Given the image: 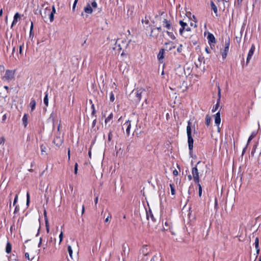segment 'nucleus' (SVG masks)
<instances>
[{
    "label": "nucleus",
    "mask_w": 261,
    "mask_h": 261,
    "mask_svg": "<svg viewBox=\"0 0 261 261\" xmlns=\"http://www.w3.org/2000/svg\"><path fill=\"white\" fill-rule=\"evenodd\" d=\"M200 165V162H198L195 167H193L192 170V174L193 178L194 181L196 183H199L200 181L199 176H202V173L204 171V169H205V166L203 164L202 167L200 168V172L198 171V166Z\"/></svg>",
    "instance_id": "f257e3e1"
},
{
    "label": "nucleus",
    "mask_w": 261,
    "mask_h": 261,
    "mask_svg": "<svg viewBox=\"0 0 261 261\" xmlns=\"http://www.w3.org/2000/svg\"><path fill=\"white\" fill-rule=\"evenodd\" d=\"M145 94H146L145 90L143 88H140L133 90L130 96L134 102H138L141 100L142 96Z\"/></svg>",
    "instance_id": "f03ea898"
},
{
    "label": "nucleus",
    "mask_w": 261,
    "mask_h": 261,
    "mask_svg": "<svg viewBox=\"0 0 261 261\" xmlns=\"http://www.w3.org/2000/svg\"><path fill=\"white\" fill-rule=\"evenodd\" d=\"M40 14L42 17L45 19L49 17L50 21L52 22L54 20V16L53 13H51V9L50 7H46L45 8H42L40 10ZM45 21V20H44Z\"/></svg>",
    "instance_id": "7ed1b4c3"
},
{
    "label": "nucleus",
    "mask_w": 261,
    "mask_h": 261,
    "mask_svg": "<svg viewBox=\"0 0 261 261\" xmlns=\"http://www.w3.org/2000/svg\"><path fill=\"white\" fill-rule=\"evenodd\" d=\"M191 122L188 121V126H187V134L188 136V142L189 148L190 151H192L193 148V139L191 135Z\"/></svg>",
    "instance_id": "20e7f679"
},
{
    "label": "nucleus",
    "mask_w": 261,
    "mask_h": 261,
    "mask_svg": "<svg viewBox=\"0 0 261 261\" xmlns=\"http://www.w3.org/2000/svg\"><path fill=\"white\" fill-rule=\"evenodd\" d=\"M92 7L94 8H96L97 7V4L95 0H94L92 2L91 6L90 5V4L88 3L86 5V6L84 8V12L86 13V14H85L86 18L88 17V14H90L92 13L93 9L92 8Z\"/></svg>",
    "instance_id": "39448f33"
},
{
    "label": "nucleus",
    "mask_w": 261,
    "mask_h": 261,
    "mask_svg": "<svg viewBox=\"0 0 261 261\" xmlns=\"http://www.w3.org/2000/svg\"><path fill=\"white\" fill-rule=\"evenodd\" d=\"M115 46L114 47V49H117L118 50H120L122 49L123 47H126L128 45V43L126 42L125 40H118L115 44Z\"/></svg>",
    "instance_id": "423d86ee"
},
{
    "label": "nucleus",
    "mask_w": 261,
    "mask_h": 261,
    "mask_svg": "<svg viewBox=\"0 0 261 261\" xmlns=\"http://www.w3.org/2000/svg\"><path fill=\"white\" fill-rule=\"evenodd\" d=\"M179 24L181 26V28L179 29V33L181 35H183L184 31L189 32L191 31L190 28L188 26L187 23L180 20L179 21Z\"/></svg>",
    "instance_id": "0eeeda50"
},
{
    "label": "nucleus",
    "mask_w": 261,
    "mask_h": 261,
    "mask_svg": "<svg viewBox=\"0 0 261 261\" xmlns=\"http://www.w3.org/2000/svg\"><path fill=\"white\" fill-rule=\"evenodd\" d=\"M14 72L12 70H7L6 71L5 75L3 77V80L4 81H10L14 78Z\"/></svg>",
    "instance_id": "6e6552de"
},
{
    "label": "nucleus",
    "mask_w": 261,
    "mask_h": 261,
    "mask_svg": "<svg viewBox=\"0 0 261 261\" xmlns=\"http://www.w3.org/2000/svg\"><path fill=\"white\" fill-rule=\"evenodd\" d=\"M229 40H226L225 42L224 49L223 50H222L221 51L222 58L224 59H225L227 56V53L228 52V50H229Z\"/></svg>",
    "instance_id": "1a4fd4ad"
},
{
    "label": "nucleus",
    "mask_w": 261,
    "mask_h": 261,
    "mask_svg": "<svg viewBox=\"0 0 261 261\" xmlns=\"http://www.w3.org/2000/svg\"><path fill=\"white\" fill-rule=\"evenodd\" d=\"M54 143L57 146H60L63 142V138L61 137L60 135H57L53 141Z\"/></svg>",
    "instance_id": "9d476101"
},
{
    "label": "nucleus",
    "mask_w": 261,
    "mask_h": 261,
    "mask_svg": "<svg viewBox=\"0 0 261 261\" xmlns=\"http://www.w3.org/2000/svg\"><path fill=\"white\" fill-rule=\"evenodd\" d=\"M130 127H131V124H130V121L129 120H128L126 122H125L123 125L122 128L126 129V133L127 136H128L130 134Z\"/></svg>",
    "instance_id": "9b49d317"
},
{
    "label": "nucleus",
    "mask_w": 261,
    "mask_h": 261,
    "mask_svg": "<svg viewBox=\"0 0 261 261\" xmlns=\"http://www.w3.org/2000/svg\"><path fill=\"white\" fill-rule=\"evenodd\" d=\"M255 48V47L254 44H252L251 48L250 49L249 53L248 54L247 58V63H248L249 62V61L250 60V59H251V58L254 54Z\"/></svg>",
    "instance_id": "f8f14e48"
},
{
    "label": "nucleus",
    "mask_w": 261,
    "mask_h": 261,
    "mask_svg": "<svg viewBox=\"0 0 261 261\" xmlns=\"http://www.w3.org/2000/svg\"><path fill=\"white\" fill-rule=\"evenodd\" d=\"M175 47V46L173 42L169 41L165 44V48L167 50H171Z\"/></svg>",
    "instance_id": "ddd939ff"
},
{
    "label": "nucleus",
    "mask_w": 261,
    "mask_h": 261,
    "mask_svg": "<svg viewBox=\"0 0 261 261\" xmlns=\"http://www.w3.org/2000/svg\"><path fill=\"white\" fill-rule=\"evenodd\" d=\"M162 22L164 27H165L167 30H171V24L169 21L167 20L165 18H164Z\"/></svg>",
    "instance_id": "4468645a"
},
{
    "label": "nucleus",
    "mask_w": 261,
    "mask_h": 261,
    "mask_svg": "<svg viewBox=\"0 0 261 261\" xmlns=\"http://www.w3.org/2000/svg\"><path fill=\"white\" fill-rule=\"evenodd\" d=\"M207 38L209 43H215V38L212 34L208 33Z\"/></svg>",
    "instance_id": "2eb2a0df"
},
{
    "label": "nucleus",
    "mask_w": 261,
    "mask_h": 261,
    "mask_svg": "<svg viewBox=\"0 0 261 261\" xmlns=\"http://www.w3.org/2000/svg\"><path fill=\"white\" fill-rule=\"evenodd\" d=\"M215 123L219 126L221 122L220 113L218 112L215 116Z\"/></svg>",
    "instance_id": "dca6fc26"
},
{
    "label": "nucleus",
    "mask_w": 261,
    "mask_h": 261,
    "mask_svg": "<svg viewBox=\"0 0 261 261\" xmlns=\"http://www.w3.org/2000/svg\"><path fill=\"white\" fill-rule=\"evenodd\" d=\"M113 113H111L109 115V116L106 118V119H105L106 125H107V124H109V125H110V123H112L111 120L113 118Z\"/></svg>",
    "instance_id": "f3484780"
},
{
    "label": "nucleus",
    "mask_w": 261,
    "mask_h": 261,
    "mask_svg": "<svg viewBox=\"0 0 261 261\" xmlns=\"http://www.w3.org/2000/svg\"><path fill=\"white\" fill-rule=\"evenodd\" d=\"M161 255L160 254H156L152 257L150 261H161Z\"/></svg>",
    "instance_id": "a211bd4d"
},
{
    "label": "nucleus",
    "mask_w": 261,
    "mask_h": 261,
    "mask_svg": "<svg viewBox=\"0 0 261 261\" xmlns=\"http://www.w3.org/2000/svg\"><path fill=\"white\" fill-rule=\"evenodd\" d=\"M28 116L27 114H25L22 118V123L25 127L27 126L28 124Z\"/></svg>",
    "instance_id": "6ab92c4d"
},
{
    "label": "nucleus",
    "mask_w": 261,
    "mask_h": 261,
    "mask_svg": "<svg viewBox=\"0 0 261 261\" xmlns=\"http://www.w3.org/2000/svg\"><path fill=\"white\" fill-rule=\"evenodd\" d=\"M164 49H162L160 50L159 53L158 55V59L161 61L164 58Z\"/></svg>",
    "instance_id": "aec40b11"
},
{
    "label": "nucleus",
    "mask_w": 261,
    "mask_h": 261,
    "mask_svg": "<svg viewBox=\"0 0 261 261\" xmlns=\"http://www.w3.org/2000/svg\"><path fill=\"white\" fill-rule=\"evenodd\" d=\"M40 148H41V154L42 155H47V153L46 152V150L47 149L46 146L44 145L43 144H42L40 145Z\"/></svg>",
    "instance_id": "412c9836"
},
{
    "label": "nucleus",
    "mask_w": 261,
    "mask_h": 261,
    "mask_svg": "<svg viewBox=\"0 0 261 261\" xmlns=\"http://www.w3.org/2000/svg\"><path fill=\"white\" fill-rule=\"evenodd\" d=\"M211 8L214 11V13L216 14V15L217 16V7L214 3L213 2H211Z\"/></svg>",
    "instance_id": "4be33fe9"
},
{
    "label": "nucleus",
    "mask_w": 261,
    "mask_h": 261,
    "mask_svg": "<svg viewBox=\"0 0 261 261\" xmlns=\"http://www.w3.org/2000/svg\"><path fill=\"white\" fill-rule=\"evenodd\" d=\"M167 34L171 39L175 40L176 39L175 36H174L173 33L170 31V30H167Z\"/></svg>",
    "instance_id": "5701e85b"
},
{
    "label": "nucleus",
    "mask_w": 261,
    "mask_h": 261,
    "mask_svg": "<svg viewBox=\"0 0 261 261\" xmlns=\"http://www.w3.org/2000/svg\"><path fill=\"white\" fill-rule=\"evenodd\" d=\"M30 106L31 108V110L32 111L34 110V109H35V107H36V101L34 99L32 98L31 99V101L30 103Z\"/></svg>",
    "instance_id": "b1692460"
},
{
    "label": "nucleus",
    "mask_w": 261,
    "mask_h": 261,
    "mask_svg": "<svg viewBox=\"0 0 261 261\" xmlns=\"http://www.w3.org/2000/svg\"><path fill=\"white\" fill-rule=\"evenodd\" d=\"M255 248L256 249V252L257 253H259V249H258V247H259V239L258 238H255Z\"/></svg>",
    "instance_id": "393cba45"
},
{
    "label": "nucleus",
    "mask_w": 261,
    "mask_h": 261,
    "mask_svg": "<svg viewBox=\"0 0 261 261\" xmlns=\"http://www.w3.org/2000/svg\"><path fill=\"white\" fill-rule=\"evenodd\" d=\"M11 249H12V247H11V244L9 242H8L6 245V252L7 253H10L11 251Z\"/></svg>",
    "instance_id": "a878e982"
},
{
    "label": "nucleus",
    "mask_w": 261,
    "mask_h": 261,
    "mask_svg": "<svg viewBox=\"0 0 261 261\" xmlns=\"http://www.w3.org/2000/svg\"><path fill=\"white\" fill-rule=\"evenodd\" d=\"M142 253L145 256H146L148 254L147 252V246H144L142 248L141 250Z\"/></svg>",
    "instance_id": "bb28decb"
},
{
    "label": "nucleus",
    "mask_w": 261,
    "mask_h": 261,
    "mask_svg": "<svg viewBox=\"0 0 261 261\" xmlns=\"http://www.w3.org/2000/svg\"><path fill=\"white\" fill-rule=\"evenodd\" d=\"M256 132H252L248 140L247 143H249L256 136Z\"/></svg>",
    "instance_id": "cd10ccee"
},
{
    "label": "nucleus",
    "mask_w": 261,
    "mask_h": 261,
    "mask_svg": "<svg viewBox=\"0 0 261 261\" xmlns=\"http://www.w3.org/2000/svg\"><path fill=\"white\" fill-rule=\"evenodd\" d=\"M44 103L46 107L48 105V94L47 93H45V95L44 98Z\"/></svg>",
    "instance_id": "c85d7f7f"
},
{
    "label": "nucleus",
    "mask_w": 261,
    "mask_h": 261,
    "mask_svg": "<svg viewBox=\"0 0 261 261\" xmlns=\"http://www.w3.org/2000/svg\"><path fill=\"white\" fill-rule=\"evenodd\" d=\"M67 250H68V253L69 254V255H70V257L71 258H72V253H73V252H72V249L71 246H70V245H68V247H67Z\"/></svg>",
    "instance_id": "c756f323"
},
{
    "label": "nucleus",
    "mask_w": 261,
    "mask_h": 261,
    "mask_svg": "<svg viewBox=\"0 0 261 261\" xmlns=\"http://www.w3.org/2000/svg\"><path fill=\"white\" fill-rule=\"evenodd\" d=\"M170 187L171 189V193L172 195H174L175 194V190L174 189V185L173 184H170Z\"/></svg>",
    "instance_id": "7c9ffc66"
},
{
    "label": "nucleus",
    "mask_w": 261,
    "mask_h": 261,
    "mask_svg": "<svg viewBox=\"0 0 261 261\" xmlns=\"http://www.w3.org/2000/svg\"><path fill=\"white\" fill-rule=\"evenodd\" d=\"M197 185H198V195L199 196V197H201V195H202V187H201V185L199 183H197Z\"/></svg>",
    "instance_id": "2f4dec72"
},
{
    "label": "nucleus",
    "mask_w": 261,
    "mask_h": 261,
    "mask_svg": "<svg viewBox=\"0 0 261 261\" xmlns=\"http://www.w3.org/2000/svg\"><path fill=\"white\" fill-rule=\"evenodd\" d=\"M211 122V117L207 115L205 118V123L207 125H209Z\"/></svg>",
    "instance_id": "473e14b6"
},
{
    "label": "nucleus",
    "mask_w": 261,
    "mask_h": 261,
    "mask_svg": "<svg viewBox=\"0 0 261 261\" xmlns=\"http://www.w3.org/2000/svg\"><path fill=\"white\" fill-rule=\"evenodd\" d=\"M219 107V102H218V101H217V103H216V105L213 107V109H212V111H213V112H216V111L218 110V109Z\"/></svg>",
    "instance_id": "72a5a7b5"
},
{
    "label": "nucleus",
    "mask_w": 261,
    "mask_h": 261,
    "mask_svg": "<svg viewBox=\"0 0 261 261\" xmlns=\"http://www.w3.org/2000/svg\"><path fill=\"white\" fill-rule=\"evenodd\" d=\"M110 100L111 102H113L115 100V97H114V94L113 93V92H111L110 93Z\"/></svg>",
    "instance_id": "f704fd0d"
},
{
    "label": "nucleus",
    "mask_w": 261,
    "mask_h": 261,
    "mask_svg": "<svg viewBox=\"0 0 261 261\" xmlns=\"http://www.w3.org/2000/svg\"><path fill=\"white\" fill-rule=\"evenodd\" d=\"M220 98H221V90H220V88L219 87H218V98L217 99V101H218V102H220Z\"/></svg>",
    "instance_id": "c9c22d12"
},
{
    "label": "nucleus",
    "mask_w": 261,
    "mask_h": 261,
    "mask_svg": "<svg viewBox=\"0 0 261 261\" xmlns=\"http://www.w3.org/2000/svg\"><path fill=\"white\" fill-rule=\"evenodd\" d=\"M142 22L143 23H145L146 24H148L149 23V20L148 19H147L146 17H145V19H143L142 20Z\"/></svg>",
    "instance_id": "e433bc0d"
},
{
    "label": "nucleus",
    "mask_w": 261,
    "mask_h": 261,
    "mask_svg": "<svg viewBox=\"0 0 261 261\" xmlns=\"http://www.w3.org/2000/svg\"><path fill=\"white\" fill-rule=\"evenodd\" d=\"M27 205H29L30 202V194L29 192H27Z\"/></svg>",
    "instance_id": "4c0bfd02"
},
{
    "label": "nucleus",
    "mask_w": 261,
    "mask_h": 261,
    "mask_svg": "<svg viewBox=\"0 0 261 261\" xmlns=\"http://www.w3.org/2000/svg\"><path fill=\"white\" fill-rule=\"evenodd\" d=\"M243 0H237L236 2V5H237L239 7H241L242 5V3Z\"/></svg>",
    "instance_id": "58836bf2"
},
{
    "label": "nucleus",
    "mask_w": 261,
    "mask_h": 261,
    "mask_svg": "<svg viewBox=\"0 0 261 261\" xmlns=\"http://www.w3.org/2000/svg\"><path fill=\"white\" fill-rule=\"evenodd\" d=\"M182 45L180 44L177 49V51L178 53H180L182 51Z\"/></svg>",
    "instance_id": "ea45409f"
},
{
    "label": "nucleus",
    "mask_w": 261,
    "mask_h": 261,
    "mask_svg": "<svg viewBox=\"0 0 261 261\" xmlns=\"http://www.w3.org/2000/svg\"><path fill=\"white\" fill-rule=\"evenodd\" d=\"M63 238V232L62 231V232H61V233L60 234V235H59V240H60L59 243H60H60H61V242L62 241Z\"/></svg>",
    "instance_id": "a19ab883"
},
{
    "label": "nucleus",
    "mask_w": 261,
    "mask_h": 261,
    "mask_svg": "<svg viewBox=\"0 0 261 261\" xmlns=\"http://www.w3.org/2000/svg\"><path fill=\"white\" fill-rule=\"evenodd\" d=\"M77 167H78V164L77 163H75L74 165V172L75 174L77 173Z\"/></svg>",
    "instance_id": "79ce46f5"
},
{
    "label": "nucleus",
    "mask_w": 261,
    "mask_h": 261,
    "mask_svg": "<svg viewBox=\"0 0 261 261\" xmlns=\"http://www.w3.org/2000/svg\"><path fill=\"white\" fill-rule=\"evenodd\" d=\"M112 218V216L110 214H109V215L105 219V222L106 223H107L109 221H110V219H111Z\"/></svg>",
    "instance_id": "37998d69"
},
{
    "label": "nucleus",
    "mask_w": 261,
    "mask_h": 261,
    "mask_svg": "<svg viewBox=\"0 0 261 261\" xmlns=\"http://www.w3.org/2000/svg\"><path fill=\"white\" fill-rule=\"evenodd\" d=\"M77 1H78V0H75L74 1V4H73V6H72V10L73 11L75 10V9L76 5V4L77 3Z\"/></svg>",
    "instance_id": "c03bdc74"
},
{
    "label": "nucleus",
    "mask_w": 261,
    "mask_h": 261,
    "mask_svg": "<svg viewBox=\"0 0 261 261\" xmlns=\"http://www.w3.org/2000/svg\"><path fill=\"white\" fill-rule=\"evenodd\" d=\"M18 197V194H16L15 196V199L14 200V201H13V205H15V204L16 203V202L17 201Z\"/></svg>",
    "instance_id": "a18cd8bd"
},
{
    "label": "nucleus",
    "mask_w": 261,
    "mask_h": 261,
    "mask_svg": "<svg viewBox=\"0 0 261 261\" xmlns=\"http://www.w3.org/2000/svg\"><path fill=\"white\" fill-rule=\"evenodd\" d=\"M20 17V16L18 13H16L14 16V18L15 19H18Z\"/></svg>",
    "instance_id": "49530a36"
},
{
    "label": "nucleus",
    "mask_w": 261,
    "mask_h": 261,
    "mask_svg": "<svg viewBox=\"0 0 261 261\" xmlns=\"http://www.w3.org/2000/svg\"><path fill=\"white\" fill-rule=\"evenodd\" d=\"M112 132L111 131H110L109 133V135H108V140L109 141H111V139H112Z\"/></svg>",
    "instance_id": "de8ad7c7"
},
{
    "label": "nucleus",
    "mask_w": 261,
    "mask_h": 261,
    "mask_svg": "<svg viewBox=\"0 0 261 261\" xmlns=\"http://www.w3.org/2000/svg\"><path fill=\"white\" fill-rule=\"evenodd\" d=\"M25 258H27L28 260H32L33 259V258H30V255L28 253H25Z\"/></svg>",
    "instance_id": "09e8293b"
},
{
    "label": "nucleus",
    "mask_w": 261,
    "mask_h": 261,
    "mask_svg": "<svg viewBox=\"0 0 261 261\" xmlns=\"http://www.w3.org/2000/svg\"><path fill=\"white\" fill-rule=\"evenodd\" d=\"M45 227H49V222H48L47 218H45Z\"/></svg>",
    "instance_id": "8fccbe9b"
},
{
    "label": "nucleus",
    "mask_w": 261,
    "mask_h": 261,
    "mask_svg": "<svg viewBox=\"0 0 261 261\" xmlns=\"http://www.w3.org/2000/svg\"><path fill=\"white\" fill-rule=\"evenodd\" d=\"M17 22V19H13V21L12 22V25H11V28Z\"/></svg>",
    "instance_id": "3c124183"
},
{
    "label": "nucleus",
    "mask_w": 261,
    "mask_h": 261,
    "mask_svg": "<svg viewBox=\"0 0 261 261\" xmlns=\"http://www.w3.org/2000/svg\"><path fill=\"white\" fill-rule=\"evenodd\" d=\"M23 45V43L22 44V45H20L19 47V54L20 55L22 54V47Z\"/></svg>",
    "instance_id": "603ef678"
},
{
    "label": "nucleus",
    "mask_w": 261,
    "mask_h": 261,
    "mask_svg": "<svg viewBox=\"0 0 261 261\" xmlns=\"http://www.w3.org/2000/svg\"><path fill=\"white\" fill-rule=\"evenodd\" d=\"M92 109H93V111H92V114L94 115L95 113V108H94V105H92Z\"/></svg>",
    "instance_id": "864d4df0"
},
{
    "label": "nucleus",
    "mask_w": 261,
    "mask_h": 261,
    "mask_svg": "<svg viewBox=\"0 0 261 261\" xmlns=\"http://www.w3.org/2000/svg\"><path fill=\"white\" fill-rule=\"evenodd\" d=\"M55 12H56V10H55V7L53 6L52 8V10H51V13H53V14L54 15V13H55Z\"/></svg>",
    "instance_id": "5fc2aeb1"
},
{
    "label": "nucleus",
    "mask_w": 261,
    "mask_h": 261,
    "mask_svg": "<svg viewBox=\"0 0 261 261\" xmlns=\"http://www.w3.org/2000/svg\"><path fill=\"white\" fill-rule=\"evenodd\" d=\"M173 173L174 175H177L178 174V171L176 170H174L173 172Z\"/></svg>",
    "instance_id": "6e6d98bb"
},
{
    "label": "nucleus",
    "mask_w": 261,
    "mask_h": 261,
    "mask_svg": "<svg viewBox=\"0 0 261 261\" xmlns=\"http://www.w3.org/2000/svg\"><path fill=\"white\" fill-rule=\"evenodd\" d=\"M42 239L41 238H40V240H39V244H38V246L39 247H40L41 246V244L42 243Z\"/></svg>",
    "instance_id": "4d7b16f0"
},
{
    "label": "nucleus",
    "mask_w": 261,
    "mask_h": 261,
    "mask_svg": "<svg viewBox=\"0 0 261 261\" xmlns=\"http://www.w3.org/2000/svg\"><path fill=\"white\" fill-rule=\"evenodd\" d=\"M33 22H31L30 31H31V32H33Z\"/></svg>",
    "instance_id": "13d9d810"
},
{
    "label": "nucleus",
    "mask_w": 261,
    "mask_h": 261,
    "mask_svg": "<svg viewBox=\"0 0 261 261\" xmlns=\"http://www.w3.org/2000/svg\"><path fill=\"white\" fill-rule=\"evenodd\" d=\"M5 142V139L4 137L1 138V143H4Z\"/></svg>",
    "instance_id": "bf43d9fd"
},
{
    "label": "nucleus",
    "mask_w": 261,
    "mask_h": 261,
    "mask_svg": "<svg viewBox=\"0 0 261 261\" xmlns=\"http://www.w3.org/2000/svg\"><path fill=\"white\" fill-rule=\"evenodd\" d=\"M98 197L97 196L94 200L95 204H96L98 202Z\"/></svg>",
    "instance_id": "052dcab7"
},
{
    "label": "nucleus",
    "mask_w": 261,
    "mask_h": 261,
    "mask_svg": "<svg viewBox=\"0 0 261 261\" xmlns=\"http://www.w3.org/2000/svg\"><path fill=\"white\" fill-rule=\"evenodd\" d=\"M205 51H206L207 54H210V51H209V49H208V48L207 47H206V48H205Z\"/></svg>",
    "instance_id": "680f3d73"
},
{
    "label": "nucleus",
    "mask_w": 261,
    "mask_h": 261,
    "mask_svg": "<svg viewBox=\"0 0 261 261\" xmlns=\"http://www.w3.org/2000/svg\"><path fill=\"white\" fill-rule=\"evenodd\" d=\"M82 208H82V214H83L84 213V212H85V208H84V205H83V207Z\"/></svg>",
    "instance_id": "e2e57ef3"
},
{
    "label": "nucleus",
    "mask_w": 261,
    "mask_h": 261,
    "mask_svg": "<svg viewBox=\"0 0 261 261\" xmlns=\"http://www.w3.org/2000/svg\"><path fill=\"white\" fill-rule=\"evenodd\" d=\"M44 214V216L45 219V218H46V211H45V210L44 211V214Z\"/></svg>",
    "instance_id": "0e129e2a"
},
{
    "label": "nucleus",
    "mask_w": 261,
    "mask_h": 261,
    "mask_svg": "<svg viewBox=\"0 0 261 261\" xmlns=\"http://www.w3.org/2000/svg\"><path fill=\"white\" fill-rule=\"evenodd\" d=\"M188 179H189V180H191V179H192V176H191V175H188Z\"/></svg>",
    "instance_id": "69168bd1"
},
{
    "label": "nucleus",
    "mask_w": 261,
    "mask_h": 261,
    "mask_svg": "<svg viewBox=\"0 0 261 261\" xmlns=\"http://www.w3.org/2000/svg\"><path fill=\"white\" fill-rule=\"evenodd\" d=\"M46 231L47 232H49V227H46Z\"/></svg>",
    "instance_id": "338daca9"
},
{
    "label": "nucleus",
    "mask_w": 261,
    "mask_h": 261,
    "mask_svg": "<svg viewBox=\"0 0 261 261\" xmlns=\"http://www.w3.org/2000/svg\"><path fill=\"white\" fill-rule=\"evenodd\" d=\"M2 15H3V10H2V9H1V10H0V16H2Z\"/></svg>",
    "instance_id": "774afa93"
}]
</instances>
